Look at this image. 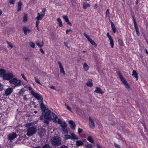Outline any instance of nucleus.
Here are the masks:
<instances>
[{
	"mask_svg": "<svg viewBox=\"0 0 148 148\" xmlns=\"http://www.w3.org/2000/svg\"><path fill=\"white\" fill-rule=\"evenodd\" d=\"M42 114L45 119L49 120L52 119L55 123L57 122V116L54 113L51 112L49 110L47 109L43 111Z\"/></svg>",
	"mask_w": 148,
	"mask_h": 148,
	"instance_id": "1",
	"label": "nucleus"
},
{
	"mask_svg": "<svg viewBox=\"0 0 148 148\" xmlns=\"http://www.w3.org/2000/svg\"><path fill=\"white\" fill-rule=\"evenodd\" d=\"M62 140L58 136H55L51 138V143L53 145L58 146L61 143Z\"/></svg>",
	"mask_w": 148,
	"mask_h": 148,
	"instance_id": "2",
	"label": "nucleus"
},
{
	"mask_svg": "<svg viewBox=\"0 0 148 148\" xmlns=\"http://www.w3.org/2000/svg\"><path fill=\"white\" fill-rule=\"evenodd\" d=\"M29 90L30 91L32 95L34 96L39 101V102H42L43 98L38 93L35 92L31 86L28 87Z\"/></svg>",
	"mask_w": 148,
	"mask_h": 148,
	"instance_id": "3",
	"label": "nucleus"
},
{
	"mask_svg": "<svg viewBox=\"0 0 148 148\" xmlns=\"http://www.w3.org/2000/svg\"><path fill=\"white\" fill-rule=\"evenodd\" d=\"M36 129L34 127H28L26 131V135L28 136H31L36 133Z\"/></svg>",
	"mask_w": 148,
	"mask_h": 148,
	"instance_id": "4",
	"label": "nucleus"
},
{
	"mask_svg": "<svg viewBox=\"0 0 148 148\" xmlns=\"http://www.w3.org/2000/svg\"><path fill=\"white\" fill-rule=\"evenodd\" d=\"M21 81L16 78H12L9 81V83L11 84H14L13 87H16L20 85Z\"/></svg>",
	"mask_w": 148,
	"mask_h": 148,
	"instance_id": "5",
	"label": "nucleus"
},
{
	"mask_svg": "<svg viewBox=\"0 0 148 148\" xmlns=\"http://www.w3.org/2000/svg\"><path fill=\"white\" fill-rule=\"evenodd\" d=\"M118 74L119 78H120L121 81L123 83V84L125 86V88L128 90H130V87L128 85V84L127 81L123 77V76L120 72H118Z\"/></svg>",
	"mask_w": 148,
	"mask_h": 148,
	"instance_id": "6",
	"label": "nucleus"
},
{
	"mask_svg": "<svg viewBox=\"0 0 148 148\" xmlns=\"http://www.w3.org/2000/svg\"><path fill=\"white\" fill-rule=\"evenodd\" d=\"M2 77L3 79L10 81L14 77V75L12 73H5Z\"/></svg>",
	"mask_w": 148,
	"mask_h": 148,
	"instance_id": "7",
	"label": "nucleus"
},
{
	"mask_svg": "<svg viewBox=\"0 0 148 148\" xmlns=\"http://www.w3.org/2000/svg\"><path fill=\"white\" fill-rule=\"evenodd\" d=\"M38 134L41 138L45 135L46 131L45 129L40 128L38 129Z\"/></svg>",
	"mask_w": 148,
	"mask_h": 148,
	"instance_id": "8",
	"label": "nucleus"
},
{
	"mask_svg": "<svg viewBox=\"0 0 148 148\" xmlns=\"http://www.w3.org/2000/svg\"><path fill=\"white\" fill-rule=\"evenodd\" d=\"M106 35L107 37L108 38L109 40L110 41V44L111 47L112 48H113L114 46V41L111 36L109 35V33H108Z\"/></svg>",
	"mask_w": 148,
	"mask_h": 148,
	"instance_id": "9",
	"label": "nucleus"
},
{
	"mask_svg": "<svg viewBox=\"0 0 148 148\" xmlns=\"http://www.w3.org/2000/svg\"><path fill=\"white\" fill-rule=\"evenodd\" d=\"M58 63L59 65V68L60 69V73L64 75L65 74V73L64 70V69L61 63L60 62H58Z\"/></svg>",
	"mask_w": 148,
	"mask_h": 148,
	"instance_id": "10",
	"label": "nucleus"
},
{
	"mask_svg": "<svg viewBox=\"0 0 148 148\" xmlns=\"http://www.w3.org/2000/svg\"><path fill=\"white\" fill-rule=\"evenodd\" d=\"M17 136L16 134L15 133H13L12 134H10L8 135V140L11 141L16 138L17 137Z\"/></svg>",
	"mask_w": 148,
	"mask_h": 148,
	"instance_id": "11",
	"label": "nucleus"
},
{
	"mask_svg": "<svg viewBox=\"0 0 148 148\" xmlns=\"http://www.w3.org/2000/svg\"><path fill=\"white\" fill-rule=\"evenodd\" d=\"M13 89L11 88H8L6 89L5 91V94L8 96L10 95L12 92Z\"/></svg>",
	"mask_w": 148,
	"mask_h": 148,
	"instance_id": "12",
	"label": "nucleus"
},
{
	"mask_svg": "<svg viewBox=\"0 0 148 148\" xmlns=\"http://www.w3.org/2000/svg\"><path fill=\"white\" fill-rule=\"evenodd\" d=\"M89 124L90 127L92 128H93L95 127V124L94 123L91 119V117H90L89 118Z\"/></svg>",
	"mask_w": 148,
	"mask_h": 148,
	"instance_id": "13",
	"label": "nucleus"
},
{
	"mask_svg": "<svg viewBox=\"0 0 148 148\" xmlns=\"http://www.w3.org/2000/svg\"><path fill=\"white\" fill-rule=\"evenodd\" d=\"M63 18L65 22L69 24L70 25H71L72 24L69 21V18L66 15H64L63 16Z\"/></svg>",
	"mask_w": 148,
	"mask_h": 148,
	"instance_id": "14",
	"label": "nucleus"
},
{
	"mask_svg": "<svg viewBox=\"0 0 148 148\" xmlns=\"http://www.w3.org/2000/svg\"><path fill=\"white\" fill-rule=\"evenodd\" d=\"M23 30L24 34L25 35H27L31 32L30 30L28 29L27 27L25 26L23 27Z\"/></svg>",
	"mask_w": 148,
	"mask_h": 148,
	"instance_id": "15",
	"label": "nucleus"
},
{
	"mask_svg": "<svg viewBox=\"0 0 148 148\" xmlns=\"http://www.w3.org/2000/svg\"><path fill=\"white\" fill-rule=\"evenodd\" d=\"M90 7V4L86 2H84L83 3L82 5L83 8L84 9H86Z\"/></svg>",
	"mask_w": 148,
	"mask_h": 148,
	"instance_id": "16",
	"label": "nucleus"
},
{
	"mask_svg": "<svg viewBox=\"0 0 148 148\" xmlns=\"http://www.w3.org/2000/svg\"><path fill=\"white\" fill-rule=\"evenodd\" d=\"M69 123L70 125L71 128L72 129H74L75 126V124L74 122L73 121L70 120L69 121Z\"/></svg>",
	"mask_w": 148,
	"mask_h": 148,
	"instance_id": "17",
	"label": "nucleus"
},
{
	"mask_svg": "<svg viewBox=\"0 0 148 148\" xmlns=\"http://www.w3.org/2000/svg\"><path fill=\"white\" fill-rule=\"evenodd\" d=\"M94 92L97 93L101 94H102L103 93L100 88L97 87H96V89Z\"/></svg>",
	"mask_w": 148,
	"mask_h": 148,
	"instance_id": "18",
	"label": "nucleus"
},
{
	"mask_svg": "<svg viewBox=\"0 0 148 148\" xmlns=\"http://www.w3.org/2000/svg\"><path fill=\"white\" fill-rule=\"evenodd\" d=\"M44 16L43 14H40L39 12H38L37 13V16L35 18V19L36 20H41L42 19V18Z\"/></svg>",
	"mask_w": 148,
	"mask_h": 148,
	"instance_id": "19",
	"label": "nucleus"
},
{
	"mask_svg": "<svg viewBox=\"0 0 148 148\" xmlns=\"http://www.w3.org/2000/svg\"><path fill=\"white\" fill-rule=\"evenodd\" d=\"M22 5V2L21 1H19L18 3L17 6V11L19 12L21 10V7Z\"/></svg>",
	"mask_w": 148,
	"mask_h": 148,
	"instance_id": "20",
	"label": "nucleus"
},
{
	"mask_svg": "<svg viewBox=\"0 0 148 148\" xmlns=\"http://www.w3.org/2000/svg\"><path fill=\"white\" fill-rule=\"evenodd\" d=\"M83 69L84 71H87L88 70L89 67L88 66L86 63H84L83 65Z\"/></svg>",
	"mask_w": 148,
	"mask_h": 148,
	"instance_id": "21",
	"label": "nucleus"
},
{
	"mask_svg": "<svg viewBox=\"0 0 148 148\" xmlns=\"http://www.w3.org/2000/svg\"><path fill=\"white\" fill-rule=\"evenodd\" d=\"M132 75L136 78V80L138 79V74L135 70H133L132 72Z\"/></svg>",
	"mask_w": 148,
	"mask_h": 148,
	"instance_id": "22",
	"label": "nucleus"
},
{
	"mask_svg": "<svg viewBox=\"0 0 148 148\" xmlns=\"http://www.w3.org/2000/svg\"><path fill=\"white\" fill-rule=\"evenodd\" d=\"M86 84L87 86L89 87H92L93 85L92 80L91 79H89L86 83Z\"/></svg>",
	"mask_w": 148,
	"mask_h": 148,
	"instance_id": "23",
	"label": "nucleus"
},
{
	"mask_svg": "<svg viewBox=\"0 0 148 148\" xmlns=\"http://www.w3.org/2000/svg\"><path fill=\"white\" fill-rule=\"evenodd\" d=\"M41 103L40 104V108H41V111H42V112L43 111L46 110V107L45 105L43 103V101L42 102H41Z\"/></svg>",
	"mask_w": 148,
	"mask_h": 148,
	"instance_id": "24",
	"label": "nucleus"
},
{
	"mask_svg": "<svg viewBox=\"0 0 148 148\" xmlns=\"http://www.w3.org/2000/svg\"><path fill=\"white\" fill-rule=\"evenodd\" d=\"M110 23H111V26L112 30L114 33L116 32V27L115 26L114 24L112 21H110Z\"/></svg>",
	"mask_w": 148,
	"mask_h": 148,
	"instance_id": "25",
	"label": "nucleus"
},
{
	"mask_svg": "<svg viewBox=\"0 0 148 148\" xmlns=\"http://www.w3.org/2000/svg\"><path fill=\"white\" fill-rule=\"evenodd\" d=\"M57 21L58 23L59 26L62 27L63 26V24L61 19L60 18H58L57 19Z\"/></svg>",
	"mask_w": 148,
	"mask_h": 148,
	"instance_id": "26",
	"label": "nucleus"
},
{
	"mask_svg": "<svg viewBox=\"0 0 148 148\" xmlns=\"http://www.w3.org/2000/svg\"><path fill=\"white\" fill-rule=\"evenodd\" d=\"M71 139L73 140H78L79 138L77 137L76 135L73 133H72L71 134Z\"/></svg>",
	"mask_w": 148,
	"mask_h": 148,
	"instance_id": "27",
	"label": "nucleus"
},
{
	"mask_svg": "<svg viewBox=\"0 0 148 148\" xmlns=\"http://www.w3.org/2000/svg\"><path fill=\"white\" fill-rule=\"evenodd\" d=\"M106 17L109 20L110 22L111 21L110 20V12H109V9H107L106 12Z\"/></svg>",
	"mask_w": 148,
	"mask_h": 148,
	"instance_id": "28",
	"label": "nucleus"
},
{
	"mask_svg": "<svg viewBox=\"0 0 148 148\" xmlns=\"http://www.w3.org/2000/svg\"><path fill=\"white\" fill-rule=\"evenodd\" d=\"M87 140L91 143H93L94 142L93 139L90 136H88L87 138Z\"/></svg>",
	"mask_w": 148,
	"mask_h": 148,
	"instance_id": "29",
	"label": "nucleus"
},
{
	"mask_svg": "<svg viewBox=\"0 0 148 148\" xmlns=\"http://www.w3.org/2000/svg\"><path fill=\"white\" fill-rule=\"evenodd\" d=\"M88 41L92 45L94 46L95 47H96L97 45L96 43L92 39H90Z\"/></svg>",
	"mask_w": 148,
	"mask_h": 148,
	"instance_id": "30",
	"label": "nucleus"
},
{
	"mask_svg": "<svg viewBox=\"0 0 148 148\" xmlns=\"http://www.w3.org/2000/svg\"><path fill=\"white\" fill-rule=\"evenodd\" d=\"M36 44L39 47H42L44 45V43L43 42L40 43L38 41L36 43Z\"/></svg>",
	"mask_w": 148,
	"mask_h": 148,
	"instance_id": "31",
	"label": "nucleus"
},
{
	"mask_svg": "<svg viewBox=\"0 0 148 148\" xmlns=\"http://www.w3.org/2000/svg\"><path fill=\"white\" fill-rule=\"evenodd\" d=\"M6 73V71L4 69H0V75H2L5 74Z\"/></svg>",
	"mask_w": 148,
	"mask_h": 148,
	"instance_id": "32",
	"label": "nucleus"
},
{
	"mask_svg": "<svg viewBox=\"0 0 148 148\" xmlns=\"http://www.w3.org/2000/svg\"><path fill=\"white\" fill-rule=\"evenodd\" d=\"M71 136L69 135L66 134L64 135V138L65 140H68L71 139Z\"/></svg>",
	"mask_w": 148,
	"mask_h": 148,
	"instance_id": "33",
	"label": "nucleus"
},
{
	"mask_svg": "<svg viewBox=\"0 0 148 148\" xmlns=\"http://www.w3.org/2000/svg\"><path fill=\"white\" fill-rule=\"evenodd\" d=\"M76 145L77 146H79L83 144V142L81 140L77 141L76 142Z\"/></svg>",
	"mask_w": 148,
	"mask_h": 148,
	"instance_id": "34",
	"label": "nucleus"
},
{
	"mask_svg": "<svg viewBox=\"0 0 148 148\" xmlns=\"http://www.w3.org/2000/svg\"><path fill=\"white\" fill-rule=\"evenodd\" d=\"M27 20V15L26 14H25L23 16V21L24 22H26Z\"/></svg>",
	"mask_w": 148,
	"mask_h": 148,
	"instance_id": "35",
	"label": "nucleus"
},
{
	"mask_svg": "<svg viewBox=\"0 0 148 148\" xmlns=\"http://www.w3.org/2000/svg\"><path fill=\"white\" fill-rule=\"evenodd\" d=\"M25 91V90L23 88L21 89L18 92L19 95H22Z\"/></svg>",
	"mask_w": 148,
	"mask_h": 148,
	"instance_id": "36",
	"label": "nucleus"
},
{
	"mask_svg": "<svg viewBox=\"0 0 148 148\" xmlns=\"http://www.w3.org/2000/svg\"><path fill=\"white\" fill-rule=\"evenodd\" d=\"M62 131L66 134H68V130L66 127H64L62 128Z\"/></svg>",
	"mask_w": 148,
	"mask_h": 148,
	"instance_id": "37",
	"label": "nucleus"
},
{
	"mask_svg": "<svg viewBox=\"0 0 148 148\" xmlns=\"http://www.w3.org/2000/svg\"><path fill=\"white\" fill-rule=\"evenodd\" d=\"M30 46L32 48H34L35 47V44L32 42H30L29 43Z\"/></svg>",
	"mask_w": 148,
	"mask_h": 148,
	"instance_id": "38",
	"label": "nucleus"
},
{
	"mask_svg": "<svg viewBox=\"0 0 148 148\" xmlns=\"http://www.w3.org/2000/svg\"><path fill=\"white\" fill-rule=\"evenodd\" d=\"M60 126L62 128L67 127V124L65 122H63L61 124Z\"/></svg>",
	"mask_w": 148,
	"mask_h": 148,
	"instance_id": "39",
	"label": "nucleus"
},
{
	"mask_svg": "<svg viewBox=\"0 0 148 148\" xmlns=\"http://www.w3.org/2000/svg\"><path fill=\"white\" fill-rule=\"evenodd\" d=\"M34 79L35 81V82L38 84H39L40 85H42V84L40 82V81L38 79H37L36 77H34Z\"/></svg>",
	"mask_w": 148,
	"mask_h": 148,
	"instance_id": "40",
	"label": "nucleus"
},
{
	"mask_svg": "<svg viewBox=\"0 0 148 148\" xmlns=\"http://www.w3.org/2000/svg\"><path fill=\"white\" fill-rule=\"evenodd\" d=\"M84 35L85 37L88 39L89 41L91 38H90V37L87 35L85 33H84Z\"/></svg>",
	"mask_w": 148,
	"mask_h": 148,
	"instance_id": "41",
	"label": "nucleus"
},
{
	"mask_svg": "<svg viewBox=\"0 0 148 148\" xmlns=\"http://www.w3.org/2000/svg\"><path fill=\"white\" fill-rule=\"evenodd\" d=\"M84 35L85 37L88 39L89 41L91 38H90V37L87 35L85 33H84Z\"/></svg>",
	"mask_w": 148,
	"mask_h": 148,
	"instance_id": "42",
	"label": "nucleus"
},
{
	"mask_svg": "<svg viewBox=\"0 0 148 148\" xmlns=\"http://www.w3.org/2000/svg\"><path fill=\"white\" fill-rule=\"evenodd\" d=\"M32 123H27L25 125V127H29L31 126L32 125Z\"/></svg>",
	"mask_w": 148,
	"mask_h": 148,
	"instance_id": "43",
	"label": "nucleus"
},
{
	"mask_svg": "<svg viewBox=\"0 0 148 148\" xmlns=\"http://www.w3.org/2000/svg\"><path fill=\"white\" fill-rule=\"evenodd\" d=\"M134 27L135 28V29H138V26L137 25L135 21V19H134Z\"/></svg>",
	"mask_w": 148,
	"mask_h": 148,
	"instance_id": "44",
	"label": "nucleus"
},
{
	"mask_svg": "<svg viewBox=\"0 0 148 148\" xmlns=\"http://www.w3.org/2000/svg\"><path fill=\"white\" fill-rule=\"evenodd\" d=\"M118 43H119V44L121 46H122L123 45V43L122 41L120 40L119 39L118 40Z\"/></svg>",
	"mask_w": 148,
	"mask_h": 148,
	"instance_id": "45",
	"label": "nucleus"
},
{
	"mask_svg": "<svg viewBox=\"0 0 148 148\" xmlns=\"http://www.w3.org/2000/svg\"><path fill=\"white\" fill-rule=\"evenodd\" d=\"M87 148H91L92 147V145L91 144H89L85 146Z\"/></svg>",
	"mask_w": 148,
	"mask_h": 148,
	"instance_id": "46",
	"label": "nucleus"
},
{
	"mask_svg": "<svg viewBox=\"0 0 148 148\" xmlns=\"http://www.w3.org/2000/svg\"><path fill=\"white\" fill-rule=\"evenodd\" d=\"M50 146L48 144H47L44 146L42 148H50Z\"/></svg>",
	"mask_w": 148,
	"mask_h": 148,
	"instance_id": "47",
	"label": "nucleus"
},
{
	"mask_svg": "<svg viewBox=\"0 0 148 148\" xmlns=\"http://www.w3.org/2000/svg\"><path fill=\"white\" fill-rule=\"evenodd\" d=\"M7 43L8 46L11 48H12L13 47V45L11 43L8 41L7 42Z\"/></svg>",
	"mask_w": 148,
	"mask_h": 148,
	"instance_id": "48",
	"label": "nucleus"
},
{
	"mask_svg": "<svg viewBox=\"0 0 148 148\" xmlns=\"http://www.w3.org/2000/svg\"><path fill=\"white\" fill-rule=\"evenodd\" d=\"M46 11V9L45 8H43L42 10V14L44 15V16L45 15V13Z\"/></svg>",
	"mask_w": 148,
	"mask_h": 148,
	"instance_id": "49",
	"label": "nucleus"
},
{
	"mask_svg": "<svg viewBox=\"0 0 148 148\" xmlns=\"http://www.w3.org/2000/svg\"><path fill=\"white\" fill-rule=\"evenodd\" d=\"M9 3L11 4H14L16 1V0H9Z\"/></svg>",
	"mask_w": 148,
	"mask_h": 148,
	"instance_id": "50",
	"label": "nucleus"
},
{
	"mask_svg": "<svg viewBox=\"0 0 148 148\" xmlns=\"http://www.w3.org/2000/svg\"><path fill=\"white\" fill-rule=\"evenodd\" d=\"M82 132V130L79 128L78 129V134H81Z\"/></svg>",
	"mask_w": 148,
	"mask_h": 148,
	"instance_id": "51",
	"label": "nucleus"
},
{
	"mask_svg": "<svg viewBox=\"0 0 148 148\" xmlns=\"http://www.w3.org/2000/svg\"><path fill=\"white\" fill-rule=\"evenodd\" d=\"M21 76H22V77L24 79H25V80H26V81L27 82V79H26V78H25L24 75L23 74H21Z\"/></svg>",
	"mask_w": 148,
	"mask_h": 148,
	"instance_id": "52",
	"label": "nucleus"
},
{
	"mask_svg": "<svg viewBox=\"0 0 148 148\" xmlns=\"http://www.w3.org/2000/svg\"><path fill=\"white\" fill-rule=\"evenodd\" d=\"M63 122H62V121L60 119H58V123L59 124H61Z\"/></svg>",
	"mask_w": 148,
	"mask_h": 148,
	"instance_id": "53",
	"label": "nucleus"
},
{
	"mask_svg": "<svg viewBox=\"0 0 148 148\" xmlns=\"http://www.w3.org/2000/svg\"><path fill=\"white\" fill-rule=\"evenodd\" d=\"M136 33L137 35L138 36L139 35V30L138 29H136Z\"/></svg>",
	"mask_w": 148,
	"mask_h": 148,
	"instance_id": "54",
	"label": "nucleus"
},
{
	"mask_svg": "<svg viewBox=\"0 0 148 148\" xmlns=\"http://www.w3.org/2000/svg\"><path fill=\"white\" fill-rule=\"evenodd\" d=\"M39 20H37V21L36 22V26H38V25L40 23V21H39Z\"/></svg>",
	"mask_w": 148,
	"mask_h": 148,
	"instance_id": "55",
	"label": "nucleus"
},
{
	"mask_svg": "<svg viewBox=\"0 0 148 148\" xmlns=\"http://www.w3.org/2000/svg\"><path fill=\"white\" fill-rule=\"evenodd\" d=\"M3 89V85L0 84V91H2Z\"/></svg>",
	"mask_w": 148,
	"mask_h": 148,
	"instance_id": "56",
	"label": "nucleus"
},
{
	"mask_svg": "<svg viewBox=\"0 0 148 148\" xmlns=\"http://www.w3.org/2000/svg\"><path fill=\"white\" fill-rule=\"evenodd\" d=\"M70 32H72V30L71 29H69L66 30V34H68V33Z\"/></svg>",
	"mask_w": 148,
	"mask_h": 148,
	"instance_id": "57",
	"label": "nucleus"
},
{
	"mask_svg": "<svg viewBox=\"0 0 148 148\" xmlns=\"http://www.w3.org/2000/svg\"><path fill=\"white\" fill-rule=\"evenodd\" d=\"M114 146L116 148H121V147H120V145L117 144H114Z\"/></svg>",
	"mask_w": 148,
	"mask_h": 148,
	"instance_id": "58",
	"label": "nucleus"
},
{
	"mask_svg": "<svg viewBox=\"0 0 148 148\" xmlns=\"http://www.w3.org/2000/svg\"><path fill=\"white\" fill-rule=\"evenodd\" d=\"M60 148H68L67 146H66L64 145H63L60 147Z\"/></svg>",
	"mask_w": 148,
	"mask_h": 148,
	"instance_id": "59",
	"label": "nucleus"
},
{
	"mask_svg": "<svg viewBox=\"0 0 148 148\" xmlns=\"http://www.w3.org/2000/svg\"><path fill=\"white\" fill-rule=\"evenodd\" d=\"M44 122L47 125L49 124V121L47 120H45L44 121Z\"/></svg>",
	"mask_w": 148,
	"mask_h": 148,
	"instance_id": "60",
	"label": "nucleus"
},
{
	"mask_svg": "<svg viewBox=\"0 0 148 148\" xmlns=\"http://www.w3.org/2000/svg\"><path fill=\"white\" fill-rule=\"evenodd\" d=\"M40 52L43 54H44V52L43 50L42 49H40Z\"/></svg>",
	"mask_w": 148,
	"mask_h": 148,
	"instance_id": "61",
	"label": "nucleus"
},
{
	"mask_svg": "<svg viewBox=\"0 0 148 148\" xmlns=\"http://www.w3.org/2000/svg\"><path fill=\"white\" fill-rule=\"evenodd\" d=\"M43 115L42 116H41L39 117V119L40 120H41L43 119Z\"/></svg>",
	"mask_w": 148,
	"mask_h": 148,
	"instance_id": "62",
	"label": "nucleus"
},
{
	"mask_svg": "<svg viewBox=\"0 0 148 148\" xmlns=\"http://www.w3.org/2000/svg\"><path fill=\"white\" fill-rule=\"evenodd\" d=\"M66 108L68 110H69V111H71V112H72L71 111V109H70V107L69 106H67L66 107Z\"/></svg>",
	"mask_w": 148,
	"mask_h": 148,
	"instance_id": "63",
	"label": "nucleus"
},
{
	"mask_svg": "<svg viewBox=\"0 0 148 148\" xmlns=\"http://www.w3.org/2000/svg\"><path fill=\"white\" fill-rule=\"evenodd\" d=\"M97 148H102L101 146H100L99 145H97Z\"/></svg>",
	"mask_w": 148,
	"mask_h": 148,
	"instance_id": "64",
	"label": "nucleus"
}]
</instances>
